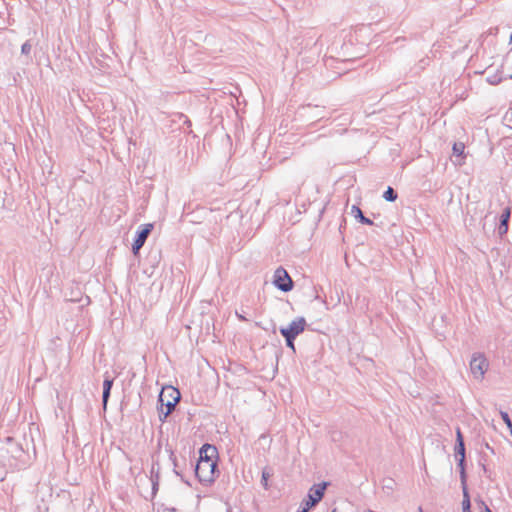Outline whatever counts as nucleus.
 Listing matches in <instances>:
<instances>
[{
  "mask_svg": "<svg viewBox=\"0 0 512 512\" xmlns=\"http://www.w3.org/2000/svg\"><path fill=\"white\" fill-rule=\"evenodd\" d=\"M180 400V392L172 387L163 388L159 395V419L164 422L166 418L172 413L177 402Z\"/></svg>",
  "mask_w": 512,
  "mask_h": 512,
  "instance_id": "1",
  "label": "nucleus"
},
{
  "mask_svg": "<svg viewBox=\"0 0 512 512\" xmlns=\"http://www.w3.org/2000/svg\"><path fill=\"white\" fill-rule=\"evenodd\" d=\"M489 361L484 353L474 352L469 363L470 372L477 381H482L489 369Z\"/></svg>",
  "mask_w": 512,
  "mask_h": 512,
  "instance_id": "2",
  "label": "nucleus"
},
{
  "mask_svg": "<svg viewBox=\"0 0 512 512\" xmlns=\"http://www.w3.org/2000/svg\"><path fill=\"white\" fill-rule=\"evenodd\" d=\"M217 473V461H197L195 475L201 483L210 484L214 482Z\"/></svg>",
  "mask_w": 512,
  "mask_h": 512,
  "instance_id": "3",
  "label": "nucleus"
},
{
  "mask_svg": "<svg viewBox=\"0 0 512 512\" xmlns=\"http://www.w3.org/2000/svg\"><path fill=\"white\" fill-rule=\"evenodd\" d=\"M327 483L323 482L318 485H314L310 488L307 498L304 499L299 509L296 512H308L312 507H314L324 496V492L326 489Z\"/></svg>",
  "mask_w": 512,
  "mask_h": 512,
  "instance_id": "4",
  "label": "nucleus"
},
{
  "mask_svg": "<svg viewBox=\"0 0 512 512\" xmlns=\"http://www.w3.org/2000/svg\"><path fill=\"white\" fill-rule=\"evenodd\" d=\"M273 284L283 292L293 289L294 283L288 272L283 267H278L273 275Z\"/></svg>",
  "mask_w": 512,
  "mask_h": 512,
  "instance_id": "5",
  "label": "nucleus"
},
{
  "mask_svg": "<svg viewBox=\"0 0 512 512\" xmlns=\"http://www.w3.org/2000/svg\"><path fill=\"white\" fill-rule=\"evenodd\" d=\"M152 229H153V224L148 223V224L141 225L139 227V229L136 231L135 239L132 244V252L134 255H137L139 253V250L145 244Z\"/></svg>",
  "mask_w": 512,
  "mask_h": 512,
  "instance_id": "6",
  "label": "nucleus"
},
{
  "mask_svg": "<svg viewBox=\"0 0 512 512\" xmlns=\"http://www.w3.org/2000/svg\"><path fill=\"white\" fill-rule=\"evenodd\" d=\"M306 325L304 317H297L287 327H280L279 331L281 335L297 337L305 330Z\"/></svg>",
  "mask_w": 512,
  "mask_h": 512,
  "instance_id": "7",
  "label": "nucleus"
},
{
  "mask_svg": "<svg viewBox=\"0 0 512 512\" xmlns=\"http://www.w3.org/2000/svg\"><path fill=\"white\" fill-rule=\"evenodd\" d=\"M217 449L211 444H204L199 451L198 461H216Z\"/></svg>",
  "mask_w": 512,
  "mask_h": 512,
  "instance_id": "8",
  "label": "nucleus"
},
{
  "mask_svg": "<svg viewBox=\"0 0 512 512\" xmlns=\"http://www.w3.org/2000/svg\"><path fill=\"white\" fill-rule=\"evenodd\" d=\"M455 457H465V444H464V438L462 435V432L460 428L456 429V444H455Z\"/></svg>",
  "mask_w": 512,
  "mask_h": 512,
  "instance_id": "9",
  "label": "nucleus"
},
{
  "mask_svg": "<svg viewBox=\"0 0 512 512\" xmlns=\"http://www.w3.org/2000/svg\"><path fill=\"white\" fill-rule=\"evenodd\" d=\"M113 386V379L110 377H105L103 381V393H102V404L103 408L106 409L107 403L110 397L111 389Z\"/></svg>",
  "mask_w": 512,
  "mask_h": 512,
  "instance_id": "10",
  "label": "nucleus"
},
{
  "mask_svg": "<svg viewBox=\"0 0 512 512\" xmlns=\"http://www.w3.org/2000/svg\"><path fill=\"white\" fill-rule=\"evenodd\" d=\"M351 213L354 215V217L356 219H358L362 224H366V225H372L373 224V221L370 220L369 218L365 217L362 213V210L356 206V205H353L352 208H351Z\"/></svg>",
  "mask_w": 512,
  "mask_h": 512,
  "instance_id": "11",
  "label": "nucleus"
},
{
  "mask_svg": "<svg viewBox=\"0 0 512 512\" xmlns=\"http://www.w3.org/2000/svg\"><path fill=\"white\" fill-rule=\"evenodd\" d=\"M462 512H471V502L467 488L463 487Z\"/></svg>",
  "mask_w": 512,
  "mask_h": 512,
  "instance_id": "12",
  "label": "nucleus"
},
{
  "mask_svg": "<svg viewBox=\"0 0 512 512\" xmlns=\"http://www.w3.org/2000/svg\"><path fill=\"white\" fill-rule=\"evenodd\" d=\"M486 80L491 85H498L502 82L503 77L500 72H496L492 75H489Z\"/></svg>",
  "mask_w": 512,
  "mask_h": 512,
  "instance_id": "13",
  "label": "nucleus"
},
{
  "mask_svg": "<svg viewBox=\"0 0 512 512\" xmlns=\"http://www.w3.org/2000/svg\"><path fill=\"white\" fill-rule=\"evenodd\" d=\"M383 197L388 202H393L397 199L398 195L392 187H388L384 192Z\"/></svg>",
  "mask_w": 512,
  "mask_h": 512,
  "instance_id": "14",
  "label": "nucleus"
},
{
  "mask_svg": "<svg viewBox=\"0 0 512 512\" xmlns=\"http://www.w3.org/2000/svg\"><path fill=\"white\" fill-rule=\"evenodd\" d=\"M464 149H465V146L462 142H455L453 144V155L454 156H457V157H460L464 154Z\"/></svg>",
  "mask_w": 512,
  "mask_h": 512,
  "instance_id": "15",
  "label": "nucleus"
},
{
  "mask_svg": "<svg viewBox=\"0 0 512 512\" xmlns=\"http://www.w3.org/2000/svg\"><path fill=\"white\" fill-rule=\"evenodd\" d=\"M510 217H511V207L510 206H507L501 216H500V223H503V224H508L509 225V220H510Z\"/></svg>",
  "mask_w": 512,
  "mask_h": 512,
  "instance_id": "16",
  "label": "nucleus"
},
{
  "mask_svg": "<svg viewBox=\"0 0 512 512\" xmlns=\"http://www.w3.org/2000/svg\"><path fill=\"white\" fill-rule=\"evenodd\" d=\"M458 460V466L460 468V475H461V481L463 483V485L465 486V479H466V475H465V466H464V463H465V457H459V458H456Z\"/></svg>",
  "mask_w": 512,
  "mask_h": 512,
  "instance_id": "17",
  "label": "nucleus"
},
{
  "mask_svg": "<svg viewBox=\"0 0 512 512\" xmlns=\"http://www.w3.org/2000/svg\"><path fill=\"white\" fill-rule=\"evenodd\" d=\"M285 338L286 346L290 348L293 352H295V344L294 340L296 337L289 336V335H282Z\"/></svg>",
  "mask_w": 512,
  "mask_h": 512,
  "instance_id": "18",
  "label": "nucleus"
},
{
  "mask_svg": "<svg viewBox=\"0 0 512 512\" xmlns=\"http://www.w3.org/2000/svg\"><path fill=\"white\" fill-rule=\"evenodd\" d=\"M500 414H501V418L503 419V421L507 425V428L510 430V433L512 434V421H511L508 413L507 412H501Z\"/></svg>",
  "mask_w": 512,
  "mask_h": 512,
  "instance_id": "19",
  "label": "nucleus"
},
{
  "mask_svg": "<svg viewBox=\"0 0 512 512\" xmlns=\"http://www.w3.org/2000/svg\"><path fill=\"white\" fill-rule=\"evenodd\" d=\"M32 49V45L29 41H26L21 46V52L22 54L29 55Z\"/></svg>",
  "mask_w": 512,
  "mask_h": 512,
  "instance_id": "20",
  "label": "nucleus"
},
{
  "mask_svg": "<svg viewBox=\"0 0 512 512\" xmlns=\"http://www.w3.org/2000/svg\"><path fill=\"white\" fill-rule=\"evenodd\" d=\"M150 474H151V476H150L151 482H159V470L158 469H155V467L152 466Z\"/></svg>",
  "mask_w": 512,
  "mask_h": 512,
  "instance_id": "21",
  "label": "nucleus"
},
{
  "mask_svg": "<svg viewBox=\"0 0 512 512\" xmlns=\"http://www.w3.org/2000/svg\"><path fill=\"white\" fill-rule=\"evenodd\" d=\"M508 229H509V225L508 224L499 223L498 234L502 237L505 234H507Z\"/></svg>",
  "mask_w": 512,
  "mask_h": 512,
  "instance_id": "22",
  "label": "nucleus"
},
{
  "mask_svg": "<svg viewBox=\"0 0 512 512\" xmlns=\"http://www.w3.org/2000/svg\"><path fill=\"white\" fill-rule=\"evenodd\" d=\"M269 476H270V474L267 471L264 470L262 472L261 484L263 485L264 488L268 487V478H269Z\"/></svg>",
  "mask_w": 512,
  "mask_h": 512,
  "instance_id": "23",
  "label": "nucleus"
},
{
  "mask_svg": "<svg viewBox=\"0 0 512 512\" xmlns=\"http://www.w3.org/2000/svg\"><path fill=\"white\" fill-rule=\"evenodd\" d=\"M179 121H183V124H186L188 127L191 126V121L189 118L184 114H178Z\"/></svg>",
  "mask_w": 512,
  "mask_h": 512,
  "instance_id": "24",
  "label": "nucleus"
},
{
  "mask_svg": "<svg viewBox=\"0 0 512 512\" xmlns=\"http://www.w3.org/2000/svg\"><path fill=\"white\" fill-rule=\"evenodd\" d=\"M151 483H152V495L155 496L158 491L159 482H151Z\"/></svg>",
  "mask_w": 512,
  "mask_h": 512,
  "instance_id": "25",
  "label": "nucleus"
},
{
  "mask_svg": "<svg viewBox=\"0 0 512 512\" xmlns=\"http://www.w3.org/2000/svg\"><path fill=\"white\" fill-rule=\"evenodd\" d=\"M236 316H237V318H238L239 320H241V321H248V320H247V319H246L242 314H240V313H238V312H236Z\"/></svg>",
  "mask_w": 512,
  "mask_h": 512,
  "instance_id": "26",
  "label": "nucleus"
},
{
  "mask_svg": "<svg viewBox=\"0 0 512 512\" xmlns=\"http://www.w3.org/2000/svg\"><path fill=\"white\" fill-rule=\"evenodd\" d=\"M484 512H492L488 506L485 505Z\"/></svg>",
  "mask_w": 512,
  "mask_h": 512,
  "instance_id": "27",
  "label": "nucleus"
},
{
  "mask_svg": "<svg viewBox=\"0 0 512 512\" xmlns=\"http://www.w3.org/2000/svg\"><path fill=\"white\" fill-rule=\"evenodd\" d=\"M331 512H338L336 508H333Z\"/></svg>",
  "mask_w": 512,
  "mask_h": 512,
  "instance_id": "28",
  "label": "nucleus"
},
{
  "mask_svg": "<svg viewBox=\"0 0 512 512\" xmlns=\"http://www.w3.org/2000/svg\"><path fill=\"white\" fill-rule=\"evenodd\" d=\"M506 78L512 79V75L507 76Z\"/></svg>",
  "mask_w": 512,
  "mask_h": 512,
  "instance_id": "29",
  "label": "nucleus"
},
{
  "mask_svg": "<svg viewBox=\"0 0 512 512\" xmlns=\"http://www.w3.org/2000/svg\"><path fill=\"white\" fill-rule=\"evenodd\" d=\"M419 512H423L421 508L419 509Z\"/></svg>",
  "mask_w": 512,
  "mask_h": 512,
  "instance_id": "30",
  "label": "nucleus"
}]
</instances>
